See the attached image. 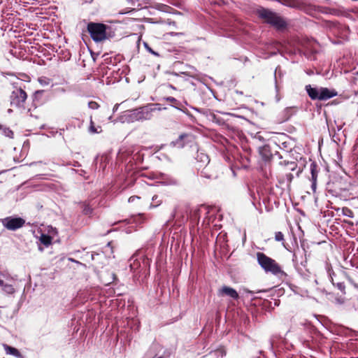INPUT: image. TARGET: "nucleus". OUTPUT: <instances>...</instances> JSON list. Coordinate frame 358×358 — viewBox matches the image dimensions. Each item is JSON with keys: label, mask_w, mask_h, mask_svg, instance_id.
Wrapping results in <instances>:
<instances>
[{"label": "nucleus", "mask_w": 358, "mask_h": 358, "mask_svg": "<svg viewBox=\"0 0 358 358\" xmlns=\"http://www.w3.org/2000/svg\"><path fill=\"white\" fill-rule=\"evenodd\" d=\"M87 31L92 39L95 42H101L114 36L111 28L103 23L90 22L87 24Z\"/></svg>", "instance_id": "obj_1"}, {"label": "nucleus", "mask_w": 358, "mask_h": 358, "mask_svg": "<svg viewBox=\"0 0 358 358\" xmlns=\"http://www.w3.org/2000/svg\"><path fill=\"white\" fill-rule=\"evenodd\" d=\"M258 17L278 30H281L287 27L285 20L276 13L268 9L261 8L257 10Z\"/></svg>", "instance_id": "obj_2"}, {"label": "nucleus", "mask_w": 358, "mask_h": 358, "mask_svg": "<svg viewBox=\"0 0 358 358\" xmlns=\"http://www.w3.org/2000/svg\"><path fill=\"white\" fill-rule=\"evenodd\" d=\"M256 255L258 264L266 273H271L278 276L285 275V273L275 260L266 256L263 252H258Z\"/></svg>", "instance_id": "obj_3"}, {"label": "nucleus", "mask_w": 358, "mask_h": 358, "mask_svg": "<svg viewBox=\"0 0 358 358\" xmlns=\"http://www.w3.org/2000/svg\"><path fill=\"white\" fill-rule=\"evenodd\" d=\"M305 90L311 100L326 101L337 96L338 92L334 89L327 87H313L307 85Z\"/></svg>", "instance_id": "obj_4"}, {"label": "nucleus", "mask_w": 358, "mask_h": 358, "mask_svg": "<svg viewBox=\"0 0 358 358\" xmlns=\"http://www.w3.org/2000/svg\"><path fill=\"white\" fill-rule=\"evenodd\" d=\"M13 90L10 95V105L15 108L24 109L25 102L27 99V92L21 87L13 86Z\"/></svg>", "instance_id": "obj_5"}, {"label": "nucleus", "mask_w": 358, "mask_h": 358, "mask_svg": "<svg viewBox=\"0 0 358 358\" xmlns=\"http://www.w3.org/2000/svg\"><path fill=\"white\" fill-rule=\"evenodd\" d=\"M3 226L10 231H15L22 227L25 224V220L22 217H6L1 220Z\"/></svg>", "instance_id": "obj_6"}, {"label": "nucleus", "mask_w": 358, "mask_h": 358, "mask_svg": "<svg viewBox=\"0 0 358 358\" xmlns=\"http://www.w3.org/2000/svg\"><path fill=\"white\" fill-rule=\"evenodd\" d=\"M285 6L303 10L307 14L313 15L315 6L307 1H281Z\"/></svg>", "instance_id": "obj_7"}, {"label": "nucleus", "mask_w": 358, "mask_h": 358, "mask_svg": "<svg viewBox=\"0 0 358 358\" xmlns=\"http://www.w3.org/2000/svg\"><path fill=\"white\" fill-rule=\"evenodd\" d=\"M193 141V136L191 134H182L178 138L171 141V145L177 148H183Z\"/></svg>", "instance_id": "obj_8"}, {"label": "nucleus", "mask_w": 358, "mask_h": 358, "mask_svg": "<svg viewBox=\"0 0 358 358\" xmlns=\"http://www.w3.org/2000/svg\"><path fill=\"white\" fill-rule=\"evenodd\" d=\"M139 121L150 120L152 117V113L155 110L154 105L149 104L143 107L136 108Z\"/></svg>", "instance_id": "obj_9"}, {"label": "nucleus", "mask_w": 358, "mask_h": 358, "mask_svg": "<svg viewBox=\"0 0 358 358\" xmlns=\"http://www.w3.org/2000/svg\"><path fill=\"white\" fill-rule=\"evenodd\" d=\"M121 120L128 123L139 121L136 108L124 111L121 115Z\"/></svg>", "instance_id": "obj_10"}, {"label": "nucleus", "mask_w": 358, "mask_h": 358, "mask_svg": "<svg viewBox=\"0 0 358 358\" xmlns=\"http://www.w3.org/2000/svg\"><path fill=\"white\" fill-rule=\"evenodd\" d=\"M310 170L311 173L312 189L315 191L317 185V178L319 172V168L315 162H312L310 165Z\"/></svg>", "instance_id": "obj_11"}, {"label": "nucleus", "mask_w": 358, "mask_h": 358, "mask_svg": "<svg viewBox=\"0 0 358 358\" xmlns=\"http://www.w3.org/2000/svg\"><path fill=\"white\" fill-rule=\"evenodd\" d=\"M219 294L220 295H227L229 297L232 298L233 299H238L239 298V295L238 292L232 287H227V286H223L220 290H219Z\"/></svg>", "instance_id": "obj_12"}, {"label": "nucleus", "mask_w": 358, "mask_h": 358, "mask_svg": "<svg viewBox=\"0 0 358 358\" xmlns=\"http://www.w3.org/2000/svg\"><path fill=\"white\" fill-rule=\"evenodd\" d=\"M210 162L209 157L204 153H199L196 156V169L200 171L204 166H208Z\"/></svg>", "instance_id": "obj_13"}, {"label": "nucleus", "mask_w": 358, "mask_h": 358, "mask_svg": "<svg viewBox=\"0 0 358 358\" xmlns=\"http://www.w3.org/2000/svg\"><path fill=\"white\" fill-rule=\"evenodd\" d=\"M259 153L264 161H268L272 157V152L268 145H264L259 148Z\"/></svg>", "instance_id": "obj_14"}, {"label": "nucleus", "mask_w": 358, "mask_h": 358, "mask_svg": "<svg viewBox=\"0 0 358 358\" xmlns=\"http://www.w3.org/2000/svg\"><path fill=\"white\" fill-rule=\"evenodd\" d=\"M2 346L7 355H13L17 358H22V354L17 348L11 347L6 343H3Z\"/></svg>", "instance_id": "obj_15"}, {"label": "nucleus", "mask_w": 358, "mask_h": 358, "mask_svg": "<svg viewBox=\"0 0 358 358\" xmlns=\"http://www.w3.org/2000/svg\"><path fill=\"white\" fill-rule=\"evenodd\" d=\"M329 275L331 278V283L339 289L343 294H345V285L343 282H335L334 278L332 277V274L334 272L331 271V269L328 267Z\"/></svg>", "instance_id": "obj_16"}, {"label": "nucleus", "mask_w": 358, "mask_h": 358, "mask_svg": "<svg viewBox=\"0 0 358 358\" xmlns=\"http://www.w3.org/2000/svg\"><path fill=\"white\" fill-rule=\"evenodd\" d=\"M78 205L82 209V213L85 215H91L93 213V208L87 201L79 202Z\"/></svg>", "instance_id": "obj_17"}, {"label": "nucleus", "mask_w": 358, "mask_h": 358, "mask_svg": "<svg viewBox=\"0 0 358 358\" xmlns=\"http://www.w3.org/2000/svg\"><path fill=\"white\" fill-rule=\"evenodd\" d=\"M200 175L201 177L206 178H212L213 177V174L210 166H204L200 169Z\"/></svg>", "instance_id": "obj_18"}, {"label": "nucleus", "mask_w": 358, "mask_h": 358, "mask_svg": "<svg viewBox=\"0 0 358 358\" xmlns=\"http://www.w3.org/2000/svg\"><path fill=\"white\" fill-rule=\"evenodd\" d=\"M44 90H37L34 93L32 96L34 105L37 106L41 104L42 101L41 99Z\"/></svg>", "instance_id": "obj_19"}, {"label": "nucleus", "mask_w": 358, "mask_h": 358, "mask_svg": "<svg viewBox=\"0 0 358 358\" xmlns=\"http://www.w3.org/2000/svg\"><path fill=\"white\" fill-rule=\"evenodd\" d=\"M164 99L166 101H169L171 103V106L178 110H181L180 106H181V103L178 101L176 99L172 96L164 97Z\"/></svg>", "instance_id": "obj_20"}, {"label": "nucleus", "mask_w": 358, "mask_h": 358, "mask_svg": "<svg viewBox=\"0 0 358 358\" xmlns=\"http://www.w3.org/2000/svg\"><path fill=\"white\" fill-rule=\"evenodd\" d=\"M0 130L1 131V134L5 136L8 137L10 138H13V131L10 128L0 124Z\"/></svg>", "instance_id": "obj_21"}, {"label": "nucleus", "mask_w": 358, "mask_h": 358, "mask_svg": "<svg viewBox=\"0 0 358 358\" xmlns=\"http://www.w3.org/2000/svg\"><path fill=\"white\" fill-rule=\"evenodd\" d=\"M40 241L45 246L48 247L52 243V237L49 235L42 234L40 237Z\"/></svg>", "instance_id": "obj_22"}, {"label": "nucleus", "mask_w": 358, "mask_h": 358, "mask_svg": "<svg viewBox=\"0 0 358 358\" xmlns=\"http://www.w3.org/2000/svg\"><path fill=\"white\" fill-rule=\"evenodd\" d=\"M101 131V127H96L94 126V123L92 120V117H90V127H89V132L91 134H98L100 133Z\"/></svg>", "instance_id": "obj_23"}, {"label": "nucleus", "mask_w": 358, "mask_h": 358, "mask_svg": "<svg viewBox=\"0 0 358 358\" xmlns=\"http://www.w3.org/2000/svg\"><path fill=\"white\" fill-rule=\"evenodd\" d=\"M2 290L3 292L8 294H12L15 292V288L13 285L9 284H5L2 287Z\"/></svg>", "instance_id": "obj_24"}, {"label": "nucleus", "mask_w": 358, "mask_h": 358, "mask_svg": "<svg viewBox=\"0 0 358 358\" xmlns=\"http://www.w3.org/2000/svg\"><path fill=\"white\" fill-rule=\"evenodd\" d=\"M143 45L145 48V50L149 52L150 54L153 55L155 57H159V54L157 52H155V50H153L150 46L149 45L144 42L143 43Z\"/></svg>", "instance_id": "obj_25"}, {"label": "nucleus", "mask_w": 358, "mask_h": 358, "mask_svg": "<svg viewBox=\"0 0 358 358\" xmlns=\"http://www.w3.org/2000/svg\"><path fill=\"white\" fill-rule=\"evenodd\" d=\"M163 178L165 179V178ZM166 179L167 180V181L165 182L166 185H176L178 184V180L175 178L169 177L167 178H166Z\"/></svg>", "instance_id": "obj_26"}, {"label": "nucleus", "mask_w": 358, "mask_h": 358, "mask_svg": "<svg viewBox=\"0 0 358 358\" xmlns=\"http://www.w3.org/2000/svg\"><path fill=\"white\" fill-rule=\"evenodd\" d=\"M215 354L217 357L220 356L221 357H223L226 355V350L223 347H220L215 351Z\"/></svg>", "instance_id": "obj_27"}, {"label": "nucleus", "mask_w": 358, "mask_h": 358, "mask_svg": "<svg viewBox=\"0 0 358 358\" xmlns=\"http://www.w3.org/2000/svg\"><path fill=\"white\" fill-rule=\"evenodd\" d=\"M293 178H294L293 174L291 173H288L285 175L284 180H286V182H287V185H290Z\"/></svg>", "instance_id": "obj_28"}, {"label": "nucleus", "mask_w": 358, "mask_h": 358, "mask_svg": "<svg viewBox=\"0 0 358 358\" xmlns=\"http://www.w3.org/2000/svg\"><path fill=\"white\" fill-rule=\"evenodd\" d=\"M275 240L276 241H284V235L281 231L275 232Z\"/></svg>", "instance_id": "obj_29"}, {"label": "nucleus", "mask_w": 358, "mask_h": 358, "mask_svg": "<svg viewBox=\"0 0 358 358\" xmlns=\"http://www.w3.org/2000/svg\"><path fill=\"white\" fill-rule=\"evenodd\" d=\"M88 106L90 108L95 110V109L99 108V105L96 101H91L88 103Z\"/></svg>", "instance_id": "obj_30"}, {"label": "nucleus", "mask_w": 358, "mask_h": 358, "mask_svg": "<svg viewBox=\"0 0 358 358\" xmlns=\"http://www.w3.org/2000/svg\"><path fill=\"white\" fill-rule=\"evenodd\" d=\"M288 169L290 171H295L297 168V164L295 162H289V165H287Z\"/></svg>", "instance_id": "obj_31"}, {"label": "nucleus", "mask_w": 358, "mask_h": 358, "mask_svg": "<svg viewBox=\"0 0 358 358\" xmlns=\"http://www.w3.org/2000/svg\"><path fill=\"white\" fill-rule=\"evenodd\" d=\"M112 244H113V243H112V242H108V243H107V245H106V247H105L106 252L107 251V249H108V248H110V252H111V253H113V246H112Z\"/></svg>", "instance_id": "obj_32"}, {"label": "nucleus", "mask_w": 358, "mask_h": 358, "mask_svg": "<svg viewBox=\"0 0 358 358\" xmlns=\"http://www.w3.org/2000/svg\"><path fill=\"white\" fill-rule=\"evenodd\" d=\"M289 161L284 160V161L280 162V164L281 166H287V165H289Z\"/></svg>", "instance_id": "obj_33"}, {"label": "nucleus", "mask_w": 358, "mask_h": 358, "mask_svg": "<svg viewBox=\"0 0 358 358\" xmlns=\"http://www.w3.org/2000/svg\"><path fill=\"white\" fill-rule=\"evenodd\" d=\"M130 11H131V10H129V8H128L122 11H120V14H126V13H129Z\"/></svg>", "instance_id": "obj_34"}, {"label": "nucleus", "mask_w": 358, "mask_h": 358, "mask_svg": "<svg viewBox=\"0 0 358 358\" xmlns=\"http://www.w3.org/2000/svg\"><path fill=\"white\" fill-rule=\"evenodd\" d=\"M135 198H136V199H139V197H138V196H131V197H129V202H132V201H134V199H135Z\"/></svg>", "instance_id": "obj_35"}, {"label": "nucleus", "mask_w": 358, "mask_h": 358, "mask_svg": "<svg viewBox=\"0 0 358 358\" xmlns=\"http://www.w3.org/2000/svg\"><path fill=\"white\" fill-rule=\"evenodd\" d=\"M293 261H297V254L296 252H294L293 255Z\"/></svg>", "instance_id": "obj_36"}, {"label": "nucleus", "mask_w": 358, "mask_h": 358, "mask_svg": "<svg viewBox=\"0 0 358 358\" xmlns=\"http://www.w3.org/2000/svg\"><path fill=\"white\" fill-rule=\"evenodd\" d=\"M4 285H5V283H4L3 280L0 279V287H3Z\"/></svg>", "instance_id": "obj_37"}, {"label": "nucleus", "mask_w": 358, "mask_h": 358, "mask_svg": "<svg viewBox=\"0 0 358 358\" xmlns=\"http://www.w3.org/2000/svg\"><path fill=\"white\" fill-rule=\"evenodd\" d=\"M118 105L116 104L113 108V111L116 110L117 109Z\"/></svg>", "instance_id": "obj_38"}, {"label": "nucleus", "mask_w": 358, "mask_h": 358, "mask_svg": "<svg viewBox=\"0 0 358 358\" xmlns=\"http://www.w3.org/2000/svg\"><path fill=\"white\" fill-rule=\"evenodd\" d=\"M275 155H277L280 159L282 158V157L278 152H276Z\"/></svg>", "instance_id": "obj_39"}, {"label": "nucleus", "mask_w": 358, "mask_h": 358, "mask_svg": "<svg viewBox=\"0 0 358 358\" xmlns=\"http://www.w3.org/2000/svg\"><path fill=\"white\" fill-rule=\"evenodd\" d=\"M321 292L323 293L327 294V291L324 289H321Z\"/></svg>", "instance_id": "obj_40"}, {"label": "nucleus", "mask_w": 358, "mask_h": 358, "mask_svg": "<svg viewBox=\"0 0 358 358\" xmlns=\"http://www.w3.org/2000/svg\"><path fill=\"white\" fill-rule=\"evenodd\" d=\"M12 112H13V110H12V109L9 108V109L8 110V113H11Z\"/></svg>", "instance_id": "obj_41"}, {"label": "nucleus", "mask_w": 358, "mask_h": 358, "mask_svg": "<svg viewBox=\"0 0 358 358\" xmlns=\"http://www.w3.org/2000/svg\"><path fill=\"white\" fill-rule=\"evenodd\" d=\"M38 80L41 83H43V78H39Z\"/></svg>", "instance_id": "obj_42"}, {"label": "nucleus", "mask_w": 358, "mask_h": 358, "mask_svg": "<svg viewBox=\"0 0 358 358\" xmlns=\"http://www.w3.org/2000/svg\"><path fill=\"white\" fill-rule=\"evenodd\" d=\"M338 301L339 303H343V301H341V300H338Z\"/></svg>", "instance_id": "obj_43"}, {"label": "nucleus", "mask_w": 358, "mask_h": 358, "mask_svg": "<svg viewBox=\"0 0 358 358\" xmlns=\"http://www.w3.org/2000/svg\"><path fill=\"white\" fill-rule=\"evenodd\" d=\"M43 83H45V84H48V83H47V82H45V81H43Z\"/></svg>", "instance_id": "obj_44"}, {"label": "nucleus", "mask_w": 358, "mask_h": 358, "mask_svg": "<svg viewBox=\"0 0 358 358\" xmlns=\"http://www.w3.org/2000/svg\"><path fill=\"white\" fill-rule=\"evenodd\" d=\"M43 83H45V84H48V83H47V82H45V81H43Z\"/></svg>", "instance_id": "obj_45"}, {"label": "nucleus", "mask_w": 358, "mask_h": 358, "mask_svg": "<svg viewBox=\"0 0 358 358\" xmlns=\"http://www.w3.org/2000/svg\"><path fill=\"white\" fill-rule=\"evenodd\" d=\"M157 358H163L162 357H158Z\"/></svg>", "instance_id": "obj_46"}]
</instances>
